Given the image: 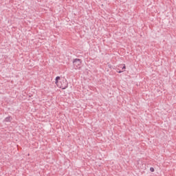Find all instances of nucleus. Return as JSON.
Here are the masks:
<instances>
[{"mask_svg": "<svg viewBox=\"0 0 176 176\" xmlns=\"http://www.w3.org/2000/svg\"><path fill=\"white\" fill-rule=\"evenodd\" d=\"M116 72L118 73V74H122V72H123V71L120 70V69L118 68L116 69Z\"/></svg>", "mask_w": 176, "mask_h": 176, "instance_id": "6", "label": "nucleus"}, {"mask_svg": "<svg viewBox=\"0 0 176 176\" xmlns=\"http://www.w3.org/2000/svg\"><path fill=\"white\" fill-rule=\"evenodd\" d=\"M12 116H8V117H6L5 119H4V122H12Z\"/></svg>", "mask_w": 176, "mask_h": 176, "instance_id": "3", "label": "nucleus"}, {"mask_svg": "<svg viewBox=\"0 0 176 176\" xmlns=\"http://www.w3.org/2000/svg\"><path fill=\"white\" fill-rule=\"evenodd\" d=\"M124 66L122 67V65L118 66L119 68H121L122 69H126V65H123Z\"/></svg>", "mask_w": 176, "mask_h": 176, "instance_id": "5", "label": "nucleus"}, {"mask_svg": "<svg viewBox=\"0 0 176 176\" xmlns=\"http://www.w3.org/2000/svg\"><path fill=\"white\" fill-rule=\"evenodd\" d=\"M73 65L75 69H80L82 66V59L75 58L73 60Z\"/></svg>", "mask_w": 176, "mask_h": 176, "instance_id": "2", "label": "nucleus"}, {"mask_svg": "<svg viewBox=\"0 0 176 176\" xmlns=\"http://www.w3.org/2000/svg\"><path fill=\"white\" fill-rule=\"evenodd\" d=\"M150 171H151V173H155V168L153 167H151Z\"/></svg>", "mask_w": 176, "mask_h": 176, "instance_id": "7", "label": "nucleus"}, {"mask_svg": "<svg viewBox=\"0 0 176 176\" xmlns=\"http://www.w3.org/2000/svg\"><path fill=\"white\" fill-rule=\"evenodd\" d=\"M60 79H61V78L60 76H56L55 78V83L57 85H58V83H60V82H58V80H60Z\"/></svg>", "mask_w": 176, "mask_h": 176, "instance_id": "4", "label": "nucleus"}, {"mask_svg": "<svg viewBox=\"0 0 176 176\" xmlns=\"http://www.w3.org/2000/svg\"><path fill=\"white\" fill-rule=\"evenodd\" d=\"M56 86H58V87L60 89H62V90H65V89L68 87V82L67 80L63 79L58 82V84L56 85Z\"/></svg>", "mask_w": 176, "mask_h": 176, "instance_id": "1", "label": "nucleus"}]
</instances>
